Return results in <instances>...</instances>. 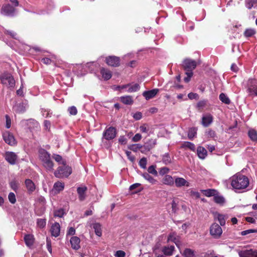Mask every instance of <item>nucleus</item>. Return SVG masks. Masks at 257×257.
<instances>
[{
    "label": "nucleus",
    "instance_id": "obj_1",
    "mask_svg": "<svg viewBox=\"0 0 257 257\" xmlns=\"http://www.w3.org/2000/svg\"><path fill=\"white\" fill-rule=\"evenodd\" d=\"M231 185L234 189H243L249 185V180L247 177L240 174H236L230 178Z\"/></svg>",
    "mask_w": 257,
    "mask_h": 257
},
{
    "label": "nucleus",
    "instance_id": "obj_2",
    "mask_svg": "<svg viewBox=\"0 0 257 257\" xmlns=\"http://www.w3.org/2000/svg\"><path fill=\"white\" fill-rule=\"evenodd\" d=\"M184 69L186 71L185 74L187 75L184 79L185 82L188 83L190 81L191 78L193 76V70L197 66V62L195 60L186 58L184 60L182 64Z\"/></svg>",
    "mask_w": 257,
    "mask_h": 257
},
{
    "label": "nucleus",
    "instance_id": "obj_3",
    "mask_svg": "<svg viewBox=\"0 0 257 257\" xmlns=\"http://www.w3.org/2000/svg\"><path fill=\"white\" fill-rule=\"evenodd\" d=\"M39 155L43 166L48 171L53 170L54 164L50 159V154L44 149H40Z\"/></svg>",
    "mask_w": 257,
    "mask_h": 257
},
{
    "label": "nucleus",
    "instance_id": "obj_4",
    "mask_svg": "<svg viewBox=\"0 0 257 257\" xmlns=\"http://www.w3.org/2000/svg\"><path fill=\"white\" fill-rule=\"evenodd\" d=\"M72 173L71 168L67 166L66 164L59 167L55 171L54 175L57 178H63L68 177Z\"/></svg>",
    "mask_w": 257,
    "mask_h": 257
},
{
    "label": "nucleus",
    "instance_id": "obj_5",
    "mask_svg": "<svg viewBox=\"0 0 257 257\" xmlns=\"http://www.w3.org/2000/svg\"><path fill=\"white\" fill-rule=\"evenodd\" d=\"M247 92L249 95L257 96V80L254 78H249L245 85Z\"/></svg>",
    "mask_w": 257,
    "mask_h": 257
},
{
    "label": "nucleus",
    "instance_id": "obj_6",
    "mask_svg": "<svg viewBox=\"0 0 257 257\" xmlns=\"http://www.w3.org/2000/svg\"><path fill=\"white\" fill-rule=\"evenodd\" d=\"M209 233L214 238L218 239L222 234V229L220 225L214 222L210 226Z\"/></svg>",
    "mask_w": 257,
    "mask_h": 257
},
{
    "label": "nucleus",
    "instance_id": "obj_7",
    "mask_svg": "<svg viewBox=\"0 0 257 257\" xmlns=\"http://www.w3.org/2000/svg\"><path fill=\"white\" fill-rule=\"evenodd\" d=\"M2 83L9 87H13L15 84V80L13 77L9 73H4L1 76Z\"/></svg>",
    "mask_w": 257,
    "mask_h": 257
},
{
    "label": "nucleus",
    "instance_id": "obj_8",
    "mask_svg": "<svg viewBox=\"0 0 257 257\" xmlns=\"http://www.w3.org/2000/svg\"><path fill=\"white\" fill-rule=\"evenodd\" d=\"M15 12L16 9L10 4L4 5L1 9V13L8 16H14Z\"/></svg>",
    "mask_w": 257,
    "mask_h": 257
},
{
    "label": "nucleus",
    "instance_id": "obj_9",
    "mask_svg": "<svg viewBox=\"0 0 257 257\" xmlns=\"http://www.w3.org/2000/svg\"><path fill=\"white\" fill-rule=\"evenodd\" d=\"M23 126L27 127V128H35L40 127L39 122L32 118L23 120L21 122Z\"/></svg>",
    "mask_w": 257,
    "mask_h": 257
},
{
    "label": "nucleus",
    "instance_id": "obj_10",
    "mask_svg": "<svg viewBox=\"0 0 257 257\" xmlns=\"http://www.w3.org/2000/svg\"><path fill=\"white\" fill-rule=\"evenodd\" d=\"M3 138L4 141L8 144L13 146L16 145V140L13 135L9 131H5L3 134Z\"/></svg>",
    "mask_w": 257,
    "mask_h": 257
},
{
    "label": "nucleus",
    "instance_id": "obj_11",
    "mask_svg": "<svg viewBox=\"0 0 257 257\" xmlns=\"http://www.w3.org/2000/svg\"><path fill=\"white\" fill-rule=\"evenodd\" d=\"M168 241H172L175 243L180 251H181L182 244L180 240V237L175 232L171 233L168 237Z\"/></svg>",
    "mask_w": 257,
    "mask_h": 257
},
{
    "label": "nucleus",
    "instance_id": "obj_12",
    "mask_svg": "<svg viewBox=\"0 0 257 257\" xmlns=\"http://www.w3.org/2000/svg\"><path fill=\"white\" fill-rule=\"evenodd\" d=\"M174 184L175 186L178 188L188 187L190 186V184L188 181L183 178L179 177H175Z\"/></svg>",
    "mask_w": 257,
    "mask_h": 257
},
{
    "label": "nucleus",
    "instance_id": "obj_13",
    "mask_svg": "<svg viewBox=\"0 0 257 257\" xmlns=\"http://www.w3.org/2000/svg\"><path fill=\"white\" fill-rule=\"evenodd\" d=\"M28 106V102L27 101H25V102L16 104L13 106V110L17 113H24L26 111Z\"/></svg>",
    "mask_w": 257,
    "mask_h": 257
},
{
    "label": "nucleus",
    "instance_id": "obj_14",
    "mask_svg": "<svg viewBox=\"0 0 257 257\" xmlns=\"http://www.w3.org/2000/svg\"><path fill=\"white\" fill-rule=\"evenodd\" d=\"M106 63L109 66L117 67L119 65L120 59L116 56H109L106 58Z\"/></svg>",
    "mask_w": 257,
    "mask_h": 257
},
{
    "label": "nucleus",
    "instance_id": "obj_15",
    "mask_svg": "<svg viewBox=\"0 0 257 257\" xmlns=\"http://www.w3.org/2000/svg\"><path fill=\"white\" fill-rule=\"evenodd\" d=\"M213 121V116L210 113L203 114L202 117V124L204 127H208Z\"/></svg>",
    "mask_w": 257,
    "mask_h": 257
},
{
    "label": "nucleus",
    "instance_id": "obj_16",
    "mask_svg": "<svg viewBox=\"0 0 257 257\" xmlns=\"http://www.w3.org/2000/svg\"><path fill=\"white\" fill-rule=\"evenodd\" d=\"M6 160L11 164H15L17 159V155L12 152H8L5 154Z\"/></svg>",
    "mask_w": 257,
    "mask_h": 257
},
{
    "label": "nucleus",
    "instance_id": "obj_17",
    "mask_svg": "<svg viewBox=\"0 0 257 257\" xmlns=\"http://www.w3.org/2000/svg\"><path fill=\"white\" fill-rule=\"evenodd\" d=\"M159 91V89L156 88L151 90L145 91L143 93V95L146 100H149L154 98Z\"/></svg>",
    "mask_w": 257,
    "mask_h": 257
},
{
    "label": "nucleus",
    "instance_id": "obj_18",
    "mask_svg": "<svg viewBox=\"0 0 257 257\" xmlns=\"http://www.w3.org/2000/svg\"><path fill=\"white\" fill-rule=\"evenodd\" d=\"M51 232L52 236L57 237L60 234V226L58 223L53 224L51 228Z\"/></svg>",
    "mask_w": 257,
    "mask_h": 257
},
{
    "label": "nucleus",
    "instance_id": "obj_19",
    "mask_svg": "<svg viewBox=\"0 0 257 257\" xmlns=\"http://www.w3.org/2000/svg\"><path fill=\"white\" fill-rule=\"evenodd\" d=\"M214 219L216 221H218L220 224L219 225L223 226L225 224V216L223 214H221L218 213H215L214 214Z\"/></svg>",
    "mask_w": 257,
    "mask_h": 257
},
{
    "label": "nucleus",
    "instance_id": "obj_20",
    "mask_svg": "<svg viewBox=\"0 0 257 257\" xmlns=\"http://www.w3.org/2000/svg\"><path fill=\"white\" fill-rule=\"evenodd\" d=\"M70 241L71 246L74 249L77 250L80 248V240L79 237L77 236H73L71 238Z\"/></svg>",
    "mask_w": 257,
    "mask_h": 257
},
{
    "label": "nucleus",
    "instance_id": "obj_21",
    "mask_svg": "<svg viewBox=\"0 0 257 257\" xmlns=\"http://www.w3.org/2000/svg\"><path fill=\"white\" fill-rule=\"evenodd\" d=\"M115 136V130H106L103 133V136L106 140L112 139Z\"/></svg>",
    "mask_w": 257,
    "mask_h": 257
},
{
    "label": "nucleus",
    "instance_id": "obj_22",
    "mask_svg": "<svg viewBox=\"0 0 257 257\" xmlns=\"http://www.w3.org/2000/svg\"><path fill=\"white\" fill-rule=\"evenodd\" d=\"M64 188V184L61 182L58 181L54 184L53 191H54L55 194H57L63 190Z\"/></svg>",
    "mask_w": 257,
    "mask_h": 257
},
{
    "label": "nucleus",
    "instance_id": "obj_23",
    "mask_svg": "<svg viewBox=\"0 0 257 257\" xmlns=\"http://www.w3.org/2000/svg\"><path fill=\"white\" fill-rule=\"evenodd\" d=\"M254 250L245 249L238 252L240 257H253Z\"/></svg>",
    "mask_w": 257,
    "mask_h": 257
},
{
    "label": "nucleus",
    "instance_id": "obj_24",
    "mask_svg": "<svg viewBox=\"0 0 257 257\" xmlns=\"http://www.w3.org/2000/svg\"><path fill=\"white\" fill-rule=\"evenodd\" d=\"M100 73L102 75L103 78L105 80H109L112 76L111 71L104 68H102L100 69Z\"/></svg>",
    "mask_w": 257,
    "mask_h": 257
},
{
    "label": "nucleus",
    "instance_id": "obj_25",
    "mask_svg": "<svg viewBox=\"0 0 257 257\" xmlns=\"http://www.w3.org/2000/svg\"><path fill=\"white\" fill-rule=\"evenodd\" d=\"M174 248L173 245L165 246L162 248V251L165 255L170 256L173 254Z\"/></svg>",
    "mask_w": 257,
    "mask_h": 257
},
{
    "label": "nucleus",
    "instance_id": "obj_26",
    "mask_svg": "<svg viewBox=\"0 0 257 257\" xmlns=\"http://www.w3.org/2000/svg\"><path fill=\"white\" fill-rule=\"evenodd\" d=\"M25 185L29 193H32L35 190V185L34 182L30 179L26 180Z\"/></svg>",
    "mask_w": 257,
    "mask_h": 257
},
{
    "label": "nucleus",
    "instance_id": "obj_27",
    "mask_svg": "<svg viewBox=\"0 0 257 257\" xmlns=\"http://www.w3.org/2000/svg\"><path fill=\"white\" fill-rule=\"evenodd\" d=\"M175 178L174 179L170 175H166L164 176L162 180V182L163 184L169 186H173L174 184Z\"/></svg>",
    "mask_w": 257,
    "mask_h": 257
},
{
    "label": "nucleus",
    "instance_id": "obj_28",
    "mask_svg": "<svg viewBox=\"0 0 257 257\" xmlns=\"http://www.w3.org/2000/svg\"><path fill=\"white\" fill-rule=\"evenodd\" d=\"M87 188L85 186L78 187L77 188V193L78 194L79 199L80 201H83L85 199V192Z\"/></svg>",
    "mask_w": 257,
    "mask_h": 257
},
{
    "label": "nucleus",
    "instance_id": "obj_29",
    "mask_svg": "<svg viewBox=\"0 0 257 257\" xmlns=\"http://www.w3.org/2000/svg\"><path fill=\"white\" fill-rule=\"evenodd\" d=\"M197 155L199 158L204 159L207 156V151L202 147H198L197 150Z\"/></svg>",
    "mask_w": 257,
    "mask_h": 257
},
{
    "label": "nucleus",
    "instance_id": "obj_30",
    "mask_svg": "<svg viewBox=\"0 0 257 257\" xmlns=\"http://www.w3.org/2000/svg\"><path fill=\"white\" fill-rule=\"evenodd\" d=\"M120 101L124 104L126 105H131L133 103V97L131 96H125L120 97Z\"/></svg>",
    "mask_w": 257,
    "mask_h": 257
},
{
    "label": "nucleus",
    "instance_id": "obj_31",
    "mask_svg": "<svg viewBox=\"0 0 257 257\" xmlns=\"http://www.w3.org/2000/svg\"><path fill=\"white\" fill-rule=\"evenodd\" d=\"M24 239L27 246H30L33 244L34 239L33 235L27 234L25 235Z\"/></svg>",
    "mask_w": 257,
    "mask_h": 257
},
{
    "label": "nucleus",
    "instance_id": "obj_32",
    "mask_svg": "<svg viewBox=\"0 0 257 257\" xmlns=\"http://www.w3.org/2000/svg\"><path fill=\"white\" fill-rule=\"evenodd\" d=\"M53 158L58 163L59 165H64L66 164V162L65 160H64L62 157L57 154H53Z\"/></svg>",
    "mask_w": 257,
    "mask_h": 257
},
{
    "label": "nucleus",
    "instance_id": "obj_33",
    "mask_svg": "<svg viewBox=\"0 0 257 257\" xmlns=\"http://www.w3.org/2000/svg\"><path fill=\"white\" fill-rule=\"evenodd\" d=\"M181 148H184V149H189L190 150H192L193 151H195V146L194 144H193V143H192L191 142H185L183 143L181 145Z\"/></svg>",
    "mask_w": 257,
    "mask_h": 257
},
{
    "label": "nucleus",
    "instance_id": "obj_34",
    "mask_svg": "<svg viewBox=\"0 0 257 257\" xmlns=\"http://www.w3.org/2000/svg\"><path fill=\"white\" fill-rule=\"evenodd\" d=\"M92 227L95 230V234L97 236H100L102 234L100 224L98 223H95L93 224Z\"/></svg>",
    "mask_w": 257,
    "mask_h": 257
},
{
    "label": "nucleus",
    "instance_id": "obj_35",
    "mask_svg": "<svg viewBox=\"0 0 257 257\" xmlns=\"http://www.w3.org/2000/svg\"><path fill=\"white\" fill-rule=\"evenodd\" d=\"M140 89V86L139 84L135 83L134 84H130V86L128 87V89L127 90V92L131 93L133 92H136L139 90Z\"/></svg>",
    "mask_w": 257,
    "mask_h": 257
},
{
    "label": "nucleus",
    "instance_id": "obj_36",
    "mask_svg": "<svg viewBox=\"0 0 257 257\" xmlns=\"http://www.w3.org/2000/svg\"><path fill=\"white\" fill-rule=\"evenodd\" d=\"M142 176L147 181H148L150 183L152 184H156L157 181L153 177H152L151 175H150L148 173H145L142 174Z\"/></svg>",
    "mask_w": 257,
    "mask_h": 257
},
{
    "label": "nucleus",
    "instance_id": "obj_37",
    "mask_svg": "<svg viewBox=\"0 0 257 257\" xmlns=\"http://www.w3.org/2000/svg\"><path fill=\"white\" fill-rule=\"evenodd\" d=\"M248 134L251 140L253 141L257 140V132L255 130H249Z\"/></svg>",
    "mask_w": 257,
    "mask_h": 257
},
{
    "label": "nucleus",
    "instance_id": "obj_38",
    "mask_svg": "<svg viewBox=\"0 0 257 257\" xmlns=\"http://www.w3.org/2000/svg\"><path fill=\"white\" fill-rule=\"evenodd\" d=\"M219 99L223 103L226 104H228L230 103L229 98L223 93H221L219 95Z\"/></svg>",
    "mask_w": 257,
    "mask_h": 257
},
{
    "label": "nucleus",
    "instance_id": "obj_39",
    "mask_svg": "<svg viewBox=\"0 0 257 257\" xmlns=\"http://www.w3.org/2000/svg\"><path fill=\"white\" fill-rule=\"evenodd\" d=\"M184 257H195L194 251L189 248H186L183 252Z\"/></svg>",
    "mask_w": 257,
    "mask_h": 257
},
{
    "label": "nucleus",
    "instance_id": "obj_40",
    "mask_svg": "<svg viewBox=\"0 0 257 257\" xmlns=\"http://www.w3.org/2000/svg\"><path fill=\"white\" fill-rule=\"evenodd\" d=\"M255 31L253 29H246L244 32V35L246 37H250L255 34Z\"/></svg>",
    "mask_w": 257,
    "mask_h": 257
},
{
    "label": "nucleus",
    "instance_id": "obj_41",
    "mask_svg": "<svg viewBox=\"0 0 257 257\" xmlns=\"http://www.w3.org/2000/svg\"><path fill=\"white\" fill-rule=\"evenodd\" d=\"M37 224L39 228H43L45 227L46 224V219L42 218L38 219Z\"/></svg>",
    "mask_w": 257,
    "mask_h": 257
},
{
    "label": "nucleus",
    "instance_id": "obj_42",
    "mask_svg": "<svg viewBox=\"0 0 257 257\" xmlns=\"http://www.w3.org/2000/svg\"><path fill=\"white\" fill-rule=\"evenodd\" d=\"M214 200L216 203H218L219 204H223L225 202L224 198L222 196H214Z\"/></svg>",
    "mask_w": 257,
    "mask_h": 257
},
{
    "label": "nucleus",
    "instance_id": "obj_43",
    "mask_svg": "<svg viewBox=\"0 0 257 257\" xmlns=\"http://www.w3.org/2000/svg\"><path fill=\"white\" fill-rule=\"evenodd\" d=\"M163 162L166 164H169L171 163V159L170 156L168 154H165L162 159Z\"/></svg>",
    "mask_w": 257,
    "mask_h": 257
},
{
    "label": "nucleus",
    "instance_id": "obj_44",
    "mask_svg": "<svg viewBox=\"0 0 257 257\" xmlns=\"http://www.w3.org/2000/svg\"><path fill=\"white\" fill-rule=\"evenodd\" d=\"M8 199L9 201L12 203L14 204L16 202V198L15 194L13 192H10L8 195Z\"/></svg>",
    "mask_w": 257,
    "mask_h": 257
},
{
    "label": "nucleus",
    "instance_id": "obj_45",
    "mask_svg": "<svg viewBox=\"0 0 257 257\" xmlns=\"http://www.w3.org/2000/svg\"><path fill=\"white\" fill-rule=\"evenodd\" d=\"M64 213L65 212L63 209H59L55 210L54 214L55 217H62L64 215Z\"/></svg>",
    "mask_w": 257,
    "mask_h": 257
},
{
    "label": "nucleus",
    "instance_id": "obj_46",
    "mask_svg": "<svg viewBox=\"0 0 257 257\" xmlns=\"http://www.w3.org/2000/svg\"><path fill=\"white\" fill-rule=\"evenodd\" d=\"M148 171L149 173L157 176L158 172L156 170V167L154 165H152L148 168Z\"/></svg>",
    "mask_w": 257,
    "mask_h": 257
},
{
    "label": "nucleus",
    "instance_id": "obj_47",
    "mask_svg": "<svg viewBox=\"0 0 257 257\" xmlns=\"http://www.w3.org/2000/svg\"><path fill=\"white\" fill-rule=\"evenodd\" d=\"M196 135L195 130H189L188 132V138L190 140H192Z\"/></svg>",
    "mask_w": 257,
    "mask_h": 257
},
{
    "label": "nucleus",
    "instance_id": "obj_48",
    "mask_svg": "<svg viewBox=\"0 0 257 257\" xmlns=\"http://www.w3.org/2000/svg\"><path fill=\"white\" fill-rule=\"evenodd\" d=\"M147 160L146 158H142L139 162V165L143 169L146 168Z\"/></svg>",
    "mask_w": 257,
    "mask_h": 257
},
{
    "label": "nucleus",
    "instance_id": "obj_49",
    "mask_svg": "<svg viewBox=\"0 0 257 257\" xmlns=\"http://www.w3.org/2000/svg\"><path fill=\"white\" fill-rule=\"evenodd\" d=\"M18 186L19 183L15 180H13L10 182V186L11 188L15 191L18 189Z\"/></svg>",
    "mask_w": 257,
    "mask_h": 257
},
{
    "label": "nucleus",
    "instance_id": "obj_50",
    "mask_svg": "<svg viewBox=\"0 0 257 257\" xmlns=\"http://www.w3.org/2000/svg\"><path fill=\"white\" fill-rule=\"evenodd\" d=\"M203 192H204V194L206 196L210 197V196L214 195V193H215V190L208 189V190H204Z\"/></svg>",
    "mask_w": 257,
    "mask_h": 257
},
{
    "label": "nucleus",
    "instance_id": "obj_51",
    "mask_svg": "<svg viewBox=\"0 0 257 257\" xmlns=\"http://www.w3.org/2000/svg\"><path fill=\"white\" fill-rule=\"evenodd\" d=\"M68 111H69V113L71 114V115H75L77 114V108L75 106H71L68 109Z\"/></svg>",
    "mask_w": 257,
    "mask_h": 257
},
{
    "label": "nucleus",
    "instance_id": "obj_52",
    "mask_svg": "<svg viewBox=\"0 0 257 257\" xmlns=\"http://www.w3.org/2000/svg\"><path fill=\"white\" fill-rule=\"evenodd\" d=\"M245 6L248 9H251L254 7L252 0H245Z\"/></svg>",
    "mask_w": 257,
    "mask_h": 257
},
{
    "label": "nucleus",
    "instance_id": "obj_53",
    "mask_svg": "<svg viewBox=\"0 0 257 257\" xmlns=\"http://www.w3.org/2000/svg\"><path fill=\"white\" fill-rule=\"evenodd\" d=\"M169 172V169L167 167H163L159 170V173L161 175L167 174Z\"/></svg>",
    "mask_w": 257,
    "mask_h": 257
},
{
    "label": "nucleus",
    "instance_id": "obj_54",
    "mask_svg": "<svg viewBox=\"0 0 257 257\" xmlns=\"http://www.w3.org/2000/svg\"><path fill=\"white\" fill-rule=\"evenodd\" d=\"M6 126L7 128H10L11 126V119L8 115H6Z\"/></svg>",
    "mask_w": 257,
    "mask_h": 257
},
{
    "label": "nucleus",
    "instance_id": "obj_55",
    "mask_svg": "<svg viewBox=\"0 0 257 257\" xmlns=\"http://www.w3.org/2000/svg\"><path fill=\"white\" fill-rule=\"evenodd\" d=\"M114 255L116 257H124L125 253L122 250H118L115 253Z\"/></svg>",
    "mask_w": 257,
    "mask_h": 257
},
{
    "label": "nucleus",
    "instance_id": "obj_56",
    "mask_svg": "<svg viewBox=\"0 0 257 257\" xmlns=\"http://www.w3.org/2000/svg\"><path fill=\"white\" fill-rule=\"evenodd\" d=\"M206 100H201L197 103V106L199 108H203L206 105Z\"/></svg>",
    "mask_w": 257,
    "mask_h": 257
},
{
    "label": "nucleus",
    "instance_id": "obj_57",
    "mask_svg": "<svg viewBox=\"0 0 257 257\" xmlns=\"http://www.w3.org/2000/svg\"><path fill=\"white\" fill-rule=\"evenodd\" d=\"M188 97L190 99H198V95L197 93L190 92L188 94Z\"/></svg>",
    "mask_w": 257,
    "mask_h": 257
},
{
    "label": "nucleus",
    "instance_id": "obj_58",
    "mask_svg": "<svg viewBox=\"0 0 257 257\" xmlns=\"http://www.w3.org/2000/svg\"><path fill=\"white\" fill-rule=\"evenodd\" d=\"M126 155L128 158V159L131 161L134 162L135 160V158L134 156L132 155V153L129 151H126L125 152Z\"/></svg>",
    "mask_w": 257,
    "mask_h": 257
},
{
    "label": "nucleus",
    "instance_id": "obj_59",
    "mask_svg": "<svg viewBox=\"0 0 257 257\" xmlns=\"http://www.w3.org/2000/svg\"><path fill=\"white\" fill-rule=\"evenodd\" d=\"M6 34L10 35L12 38L14 39H17V34L16 33L13 32V31H6L5 32Z\"/></svg>",
    "mask_w": 257,
    "mask_h": 257
},
{
    "label": "nucleus",
    "instance_id": "obj_60",
    "mask_svg": "<svg viewBox=\"0 0 257 257\" xmlns=\"http://www.w3.org/2000/svg\"><path fill=\"white\" fill-rule=\"evenodd\" d=\"M75 233V229L73 227H70L67 231V236L73 235Z\"/></svg>",
    "mask_w": 257,
    "mask_h": 257
},
{
    "label": "nucleus",
    "instance_id": "obj_61",
    "mask_svg": "<svg viewBox=\"0 0 257 257\" xmlns=\"http://www.w3.org/2000/svg\"><path fill=\"white\" fill-rule=\"evenodd\" d=\"M142 117L141 112H138L134 114L133 117L136 120L140 119Z\"/></svg>",
    "mask_w": 257,
    "mask_h": 257
},
{
    "label": "nucleus",
    "instance_id": "obj_62",
    "mask_svg": "<svg viewBox=\"0 0 257 257\" xmlns=\"http://www.w3.org/2000/svg\"><path fill=\"white\" fill-rule=\"evenodd\" d=\"M47 248L49 252L52 253V248H51V241L49 238H47Z\"/></svg>",
    "mask_w": 257,
    "mask_h": 257
},
{
    "label": "nucleus",
    "instance_id": "obj_63",
    "mask_svg": "<svg viewBox=\"0 0 257 257\" xmlns=\"http://www.w3.org/2000/svg\"><path fill=\"white\" fill-rule=\"evenodd\" d=\"M41 62L44 64L48 65L51 64L52 61L50 59L48 58H44L42 59Z\"/></svg>",
    "mask_w": 257,
    "mask_h": 257
},
{
    "label": "nucleus",
    "instance_id": "obj_64",
    "mask_svg": "<svg viewBox=\"0 0 257 257\" xmlns=\"http://www.w3.org/2000/svg\"><path fill=\"white\" fill-rule=\"evenodd\" d=\"M142 138L141 135L139 134H136L133 138V141L135 142H138Z\"/></svg>",
    "mask_w": 257,
    "mask_h": 257
}]
</instances>
